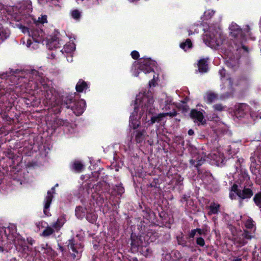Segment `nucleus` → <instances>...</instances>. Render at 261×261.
<instances>
[{
	"instance_id": "obj_1",
	"label": "nucleus",
	"mask_w": 261,
	"mask_h": 261,
	"mask_svg": "<svg viewBox=\"0 0 261 261\" xmlns=\"http://www.w3.org/2000/svg\"><path fill=\"white\" fill-rule=\"evenodd\" d=\"M151 64V62L149 59H144L141 60L139 62H135L133 67L134 75L138 76L139 71H142L145 73H150L153 71V70L150 66Z\"/></svg>"
},
{
	"instance_id": "obj_2",
	"label": "nucleus",
	"mask_w": 261,
	"mask_h": 261,
	"mask_svg": "<svg viewBox=\"0 0 261 261\" xmlns=\"http://www.w3.org/2000/svg\"><path fill=\"white\" fill-rule=\"evenodd\" d=\"M208 39L213 46H219L223 44L225 41V36L220 30H217L210 34Z\"/></svg>"
},
{
	"instance_id": "obj_3",
	"label": "nucleus",
	"mask_w": 261,
	"mask_h": 261,
	"mask_svg": "<svg viewBox=\"0 0 261 261\" xmlns=\"http://www.w3.org/2000/svg\"><path fill=\"white\" fill-rule=\"evenodd\" d=\"M190 116L194 119V122L197 123L198 125H204L206 123V120L204 118L202 113L200 111L192 110L191 111Z\"/></svg>"
},
{
	"instance_id": "obj_4",
	"label": "nucleus",
	"mask_w": 261,
	"mask_h": 261,
	"mask_svg": "<svg viewBox=\"0 0 261 261\" xmlns=\"http://www.w3.org/2000/svg\"><path fill=\"white\" fill-rule=\"evenodd\" d=\"M68 248H70L72 252V255L74 258L75 257L80 258L81 257V254L82 252V248L79 247L77 245H75L74 243V241L72 240H69L68 244Z\"/></svg>"
},
{
	"instance_id": "obj_5",
	"label": "nucleus",
	"mask_w": 261,
	"mask_h": 261,
	"mask_svg": "<svg viewBox=\"0 0 261 261\" xmlns=\"http://www.w3.org/2000/svg\"><path fill=\"white\" fill-rule=\"evenodd\" d=\"M251 239L252 236L250 233L247 231L244 230L242 234L236 239V241L240 245L244 246L247 243V240H251Z\"/></svg>"
},
{
	"instance_id": "obj_6",
	"label": "nucleus",
	"mask_w": 261,
	"mask_h": 261,
	"mask_svg": "<svg viewBox=\"0 0 261 261\" xmlns=\"http://www.w3.org/2000/svg\"><path fill=\"white\" fill-rule=\"evenodd\" d=\"M177 114L176 111H173L170 113H163L158 114L157 115L151 117L150 119V124H153L155 122H159L161 121L164 117L167 116H175Z\"/></svg>"
},
{
	"instance_id": "obj_7",
	"label": "nucleus",
	"mask_w": 261,
	"mask_h": 261,
	"mask_svg": "<svg viewBox=\"0 0 261 261\" xmlns=\"http://www.w3.org/2000/svg\"><path fill=\"white\" fill-rule=\"evenodd\" d=\"M203 99L207 103L210 104L218 99V94L212 91H208L204 95Z\"/></svg>"
},
{
	"instance_id": "obj_8",
	"label": "nucleus",
	"mask_w": 261,
	"mask_h": 261,
	"mask_svg": "<svg viewBox=\"0 0 261 261\" xmlns=\"http://www.w3.org/2000/svg\"><path fill=\"white\" fill-rule=\"evenodd\" d=\"M231 35L234 37H241L242 31L241 29L235 23H232L229 27Z\"/></svg>"
},
{
	"instance_id": "obj_9",
	"label": "nucleus",
	"mask_w": 261,
	"mask_h": 261,
	"mask_svg": "<svg viewBox=\"0 0 261 261\" xmlns=\"http://www.w3.org/2000/svg\"><path fill=\"white\" fill-rule=\"evenodd\" d=\"M53 198V192L48 191L47 195L45 198V204L44 206V213L46 216H49V213L47 211V209L49 207L50 203Z\"/></svg>"
},
{
	"instance_id": "obj_10",
	"label": "nucleus",
	"mask_w": 261,
	"mask_h": 261,
	"mask_svg": "<svg viewBox=\"0 0 261 261\" xmlns=\"http://www.w3.org/2000/svg\"><path fill=\"white\" fill-rule=\"evenodd\" d=\"M253 194L252 191L249 188H244L243 190H240L238 192V196L242 199L249 198Z\"/></svg>"
},
{
	"instance_id": "obj_11",
	"label": "nucleus",
	"mask_w": 261,
	"mask_h": 261,
	"mask_svg": "<svg viewBox=\"0 0 261 261\" xmlns=\"http://www.w3.org/2000/svg\"><path fill=\"white\" fill-rule=\"evenodd\" d=\"M143 100L144 102H147V103H145L144 107L143 110H146V112H148L149 113H152L154 110V108H153L152 105L153 103V100L152 99H148L146 97H144L143 98Z\"/></svg>"
},
{
	"instance_id": "obj_12",
	"label": "nucleus",
	"mask_w": 261,
	"mask_h": 261,
	"mask_svg": "<svg viewBox=\"0 0 261 261\" xmlns=\"http://www.w3.org/2000/svg\"><path fill=\"white\" fill-rule=\"evenodd\" d=\"M84 168V165L79 161H75L73 162L71 169L74 171L80 173L81 172Z\"/></svg>"
},
{
	"instance_id": "obj_13",
	"label": "nucleus",
	"mask_w": 261,
	"mask_h": 261,
	"mask_svg": "<svg viewBox=\"0 0 261 261\" xmlns=\"http://www.w3.org/2000/svg\"><path fill=\"white\" fill-rule=\"evenodd\" d=\"M220 205L219 204L213 202L211 204V205L208 206V208L210 211L208 213V214L210 215L213 214H218L219 212Z\"/></svg>"
},
{
	"instance_id": "obj_14",
	"label": "nucleus",
	"mask_w": 261,
	"mask_h": 261,
	"mask_svg": "<svg viewBox=\"0 0 261 261\" xmlns=\"http://www.w3.org/2000/svg\"><path fill=\"white\" fill-rule=\"evenodd\" d=\"M198 70L200 72H206L207 71L208 67L206 61L205 59H200L198 62Z\"/></svg>"
},
{
	"instance_id": "obj_15",
	"label": "nucleus",
	"mask_w": 261,
	"mask_h": 261,
	"mask_svg": "<svg viewBox=\"0 0 261 261\" xmlns=\"http://www.w3.org/2000/svg\"><path fill=\"white\" fill-rule=\"evenodd\" d=\"M87 213V210L85 207L78 206L75 209V215L79 219L83 218Z\"/></svg>"
},
{
	"instance_id": "obj_16",
	"label": "nucleus",
	"mask_w": 261,
	"mask_h": 261,
	"mask_svg": "<svg viewBox=\"0 0 261 261\" xmlns=\"http://www.w3.org/2000/svg\"><path fill=\"white\" fill-rule=\"evenodd\" d=\"M65 223V219L63 218H58L56 222H55L52 227L56 231H59Z\"/></svg>"
},
{
	"instance_id": "obj_17",
	"label": "nucleus",
	"mask_w": 261,
	"mask_h": 261,
	"mask_svg": "<svg viewBox=\"0 0 261 261\" xmlns=\"http://www.w3.org/2000/svg\"><path fill=\"white\" fill-rule=\"evenodd\" d=\"M145 130H137L135 132V140L137 143L142 142L144 139Z\"/></svg>"
},
{
	"instance_id": "obj_18",
	"label": "nucleus",
	"mask_w": 261,
	"mask_h": 261,
	"mask_svg": "<svg viewBox=\"0 0 261 261\" xmlns=\"http://www.w3.org/2000/svg\"><path fill=\"white\" fill-rule=\"evenodd\" d=\"M192 46V44L190 39H186L185 42H182L180 44V47L185 50L191 48Z\"/></svg>"
},
{
	"instance_id": "obj_19",
	"label": "nucleus",
	"mask_w": 261,
	"mask_h": 261,
	"mask_svg": "<svg viewBox=\"0 0 261 261\" xmlns=\"http://www.w3.org/2000/svg\"><path fill=\"white\" fill-rule=\"evenodd\" d=\"M76 106L77 107L80 106V107L79 110H77V115H81V114H82L83 113V112L84 111V109H85V108L86 106V102L84 100H81L77 102Z\"/></svg>"
},
{
	"instance_id": "obj_20",
	"label": "nucleus",
	"mask_w": 261,
	"mask_h": 261,
	"mask_svg": "<svg viewBox=\"0 0 261 261\" xmlns=\"http://www.w3.org/2000/svg\"><path fill=\"white\" fill-rule=\"evenodd\" d=\"M54 231L55 229L53 227L47 226L42 232V236L44 237H46L52 234Z\"/></svg>"
},
{
	"instance_id": "obj_21",
	"label": "nucleus",
	"mask_w": 261,
	"mask_h": 261,
	"mask_svg": "<svg viewBox=\"0 0 261 261\" xmlns=\"http://www.w3.org/2000/svg\"><path fill=\"white\" fill-rule=\"evenodd\" d=\"M139 125V123L136 119H134V115H131L130 116V122H129V126L132 127L133 129H136L138 127Z\"/></svg>"
},
{
	"instance_id": "obj_22",
	"label": "nucleus",
	"mask_w": 261,
	"mask_h": 261,
	"mask_svg": "<svg viewBox=\"0 0 261 261\" xmlns=\"http://www.w3.org/2000/svg\"><path fill=\"white\" fill-rule=\"evenodd\" d=\"M87 85L84 81H79L76 85V90L79 92H82L86 88Z\"/></svg>"
},
{
	"instance_id": "obj_23",
	"label": "nucleus",
	"mask_w": 261,
	"mask_h": 261,
	"mask_svg": "<svg viewBox=\"0 0 261 261\" xmlns=\"http://www.w3.org/2000/svg\"><path fill=\"white\" fill-rule=\"evenodd\" d=\"M75 49L74 45L72 43H70L68 44H66L64 46L63 49L61 50V51L63 53L65 51V53H71Z\"/></svg>"
},
{
	"instance_id": "obj_24",
	"label": "nucleus",
	"mask_w": 261,
	"mask_h": 261,
	"mask_svg": "<svg viewBox=\"0 0 261 261\" xmlns=\"http://www.w3.org/2000/svg\"><path fill=\"white\" fill-rule=\"evenodd\" d=\"M213 108L215 111L222 112L225 109L226 107L221 103H217L214 105Z\"/></svg>"
},
{
	"instance_id": "obj_25",
	"label": "nucleus",
	"mask_w": 261,
	"mask_h": 261,
	"mask_svg": "<svg viewBox=\"0 0 261 261\" xmlns=\"http://www.w3.org/2000/svg\"><path fill=\"white\" fill-rule=\"evenodd\" d=\"M245 227L248 229H251L253 227V221L251 219H248L245 223Z\"/></svg>"
},
{
	"instance_id": "obj_26",
	"label": "nucleus",
	"mask_w": 261,
	"mask_h": 261,
	"mask_svg": "<svg viewBox=\"0 0 261 261\" xmlns=\"http://www.w3.org/2000/svg\"><path fill=\"white\" fill-rule=\"evenodd\" d=\"M215 11L212 10H208L205 11L204 16L206 19H210L214 15Z\"/></svg>"
},
{
	"instance_id": "obj_27",
	"label": "nucleus",
	"mask_w": 261,
	"mask_h": 261,
	"mask_svg": "<svg viewBox=\"0 0 261 261\" xmlns=\"http://www.w3.org/2000/svg\"><path fill=\"white\" fill-rule=\"evenodd\" d=\"M86 218L87 220H88L89 222L91 223H93L96 220V216L93 214H88Z\"/></svg>"
},
{
	"instance_id": "obj_28",
	"label": "nucleus",
	"mask_w": 261,
	"mask_h": 261,
	"mask_svg": "<svg viewBox=\"0 0 261 261\" xmlns=\"http://www.w3.org/2000/svg\"><path fill=\"white\" fill-rule=\"evenodd\" d=\"M37 22L38 23H46L47 22V16L44 15H41L40 17H39L37 20Z\"/></svg>"
},
{
	"instance_id": "obj_29",
	"label": "nucleus",
	"mask_w": 261,
	"mask_h": 261,
	"mask_svg": "<svg viewBox=\"0 0 261 261\" xmlns=\"http://www.w3.org/2000/svg\"><path fill=\"white\" fill-rule=\"evenodd\" d=\"M72 17L74 19H78L80 17V13L77 10H73L71 13Z\"/></svg>"
},
{
	"instance_id": "obj_30",
	"label": "nucleus",
	"mask_w": 261,
	"mask_h": 261,
	"mask_svg": "<svg viewBox=\"0 0 261 261\" xmlns=\"http://www.w3.org/2000/svg\"><path fill=\"white\" fill-rule=\"evenodd\" d=\"M177 242L178 244L180 245H181L184 247L187 246V241H185L182 237L177 238Z\"/></svg>"
},
{
	"instance_id": "obj_31",
	"label": "nucleus",
	"mask_w": 261,
	"mask_h": 261,
	"mask_svg": "<svg viewBox=\"0 0 261 261\" xmlns=\"http://www.w3.org/2000/svg\"><path fill=\"white\" fill-rule=\"evenodd\" d=\"M196 243L197 245L200 246H204L205 245V242L202 238L199 237L196 239Z\"/></svg>"
},
{
	"instance_id": "obj_32",
	"label": "nucleus",
	"mask_w": 261,
	"mask_h": 261,
	"mask_svg": "<svg viewBox=\"0 0 261 261\" xmlns=\"http://www.w3.org/2000/svg\"><path fill=\"white\" fill-rule=\"evenodd\" d=\"M132 57L134 59H137L139 57V54L137 51H133L131 53Z\"/></svg>"
},
{
	"instance_id": "obj_33",
	"label": "nucleus",
	"mask_w": 261,
	"mask_h": 261,
	"mask_svg": "<svg viewBox=\"0 0 261 261\" xmlns=\"http://www.w3.org/2000/svg\"><path fill=\"white\" fill-rule=\"evenodd\" d=\"M219 74L221 76V80L223 81L224 79H223L225 75L226 70L224 69H222L219 71Z\"/></svg>"
},
{
	"instance_id": "obj_34",
	"label": "nucleus",
	"mask_w": 261,
	"mask_h": 261,
	"mask_svg": "<svg viewBox=\"0 0 261 261\" xmlns=\"http://www.w3.org/2000/svg\"><path fill=\"white\" fill-rule=\"evenodd\" d=\"M196 230L195 229H193L189 232V233L188 234V237H189V238H193L195 237V236L196 235Z\"/></svg>"
},
{
	"instance_id": "obj_35",
	"label": "nucleus",
	"mask_w": 261,
	"mask_h": 261,
	"mask_svg": "<svg viewBox=\"0 0 261 261\" xmlns=\"http://www.w3.org/2000/svg\"><path fill=\"white\" fill-rule=\"evenodd\" d=\"M240 189H238V186L236 184H234L231 187V191L235 192L237 195L238 192V191H240Z\"/></svg>"
},
{
	"instance_id": "obj_36",
	"label": "nucleus",
	"mask_w": 261,
	"mask_h": 261,
	"mask_svg": "<svg viewBox=\"0 0 261 261\" xmlns=\"http://www.w3.org/2000/svg\"><path fill=\"white\" fill-rule=\"evenodd\" d=\"M67 99L66 101H65V103L66 105V108H69L70 106L69 105L71 102L72 99L71 97H67Z\"/></svg>"
},
{
	"instance_id": "obj_37",
	"label": "nucleus",
	"mask_w": 261,
	"mask_h": 261,
	"mask_svg": "<svg viewBox=\"0 0 261 261\" xmlns=\"http://www.w3.org/2000/svg\"><path fill=\"white\" fill-rule=\"evenodd\" d=\"M155 85V84H154V75H153V79L149 81V86L150 87H151V86H154Z\"/></svg>"
},
{
	"instance_id": "obj_38",
	"label": "nucleus",
	"mask_w": 261,
	"mask_h": 261,
	"mask_svg": "<svg viewBox=\"0 0 261 261\" xmlns=\"http://www.w3.org/2000/svg\"><path fill=\"white\" fill-rule=\"evenodd\" d=\"M22 31L23 33H28L29 34H30L29 33V31L28 30V29L27 28H25V27H23L22 28Z\"/></svg>"
},
{
	"instance_id": "obj_39",
	"label": "nucleus",
	"mask_w": 261,
	"mask_h": 261,
	"mask_svg": "<svg viewBox=\"0 0 261 261\" xmlns=\"http://www.w3.org/2000/svg\"><path fill=\"white\" fill-rule=\"evenodd\" d=\"M226 81L228 82L229 85L230 86V87H231L232 85V80L230 78H229V79H226Z\"/></svg>"
},
{
	"instance_id": "obj_40",
	"label": "nucleus",
	"mask_w": 261,
	"mask_h": 261,
	"mask_svg": "<svg viewBox=\"0 0 261 261\" xmlns=\"http://www.w3.org/2000/svg\"><path fill=\"white\" fill-rule=\"evenodd\" d=\"M52 249L50 248H46V249H44V253H50L52 252Z\"/></svg>"
},
{
	"instance_id": "obj_41",
	"label": "nucleus",
	"mask_w": 261,
	"mask_h": 261,
	"mask_svg": "<svg viewBox=\"0 0 261 261\" xmlns=\"http://www.w3.org/2000/svg\"><path fill=\"white\" fill-rule=\"evenodd\" d=\"M194 131L192 129H190L188 130V134L190 136H192L194 134Z\"/></svg>"
},
{
	"instance_id": "obj_42",
	"label": "nucleus",
	"mask_w": 261,
	"mask_h": 261,
	"mask_svg": "<svg viewBox=\"0 0 261 261\" xmlns=\"http://www.w3.org/2000/svg\"><path fill=\"white\" fill-rule=\"evenodd\" d=\"M195 229L196 230V232H197L200 235L202 234V230L200 229L197 228Z\"/></svg>"
},
{
	"instance_id": "obj_43",
	"label": "nucleus",
	"mask_w": 261,
	"mask_h": 261,
	"mask_svg": "<svg viewBox=\"0 0 261 261\" xmlns=\"http://www.w3.org/2000/svg\"><path fill=\"white\" fill-rule=\"evenodd\" d=\"M242 259L241 258H237L234 259L233 261H241Z\"/></svg>"
},
{
	"instance_id": "obj_44",
	"label": "nucleus",
	"mask_w": 261,
	"mask_h": 261,
	"mask_svg": "<svg viewBox=\"0 0 261 261\" xmlns=\"http://www.w3.org/2000/svg\"><path fill=\"white\" fill-rule=\"evenodd\" d=\"M56 43H57V41H53V42H50V44H53V45H56Z\"/></svg>"
},
{
	"instance_id": "obj_45",
	"label": "nucleus",
	"mask_w": 261,
	"mask_h": 261,
	"mask_svg": "<svg viewBox=\"0 0 261 261\" xmlns=\"http://www.w3.org/2000/svg\"><path fill=\"white\" fill-rule=\"evenodd\" d=\"M3 251V248L2 247L0 246V252L1 251Z\"/></svg>"
},
{
	"instance_id": "obj_46",
	"label": "nucleus",
	"mask_w": 261,
	"mask_h": 261,
	"mask_svg": "<svg viewBox=\"0 0 261 261\" xmlns=\"http://www.w3.org/2000/svg\"><path fill=\"white\" fill-rule=\"evenodd\" d=\"M191 34H192V33L191 31H189V35H190Z\"/></svg>"
},
{
	"instance_id": "obj_47",
	"label": "nucleus",
	"mask_w": 261,
	"mask_h": 261,
	"mask_svg": "<svg viewBox=\"0 0 261 261\" xmlns=\"http://www.w3.org/2000/svg\"><path fill=\"white\" fill-rule=\"evenodd\" d=\"M168 109H169V107H168V108L165 107V109L166 110H168ZM163 109H164V108H163Z\"/></svg>"
},
{
	"instance_id": "obj_48",
	"label": "nucleus",
	"mask_w": 261,
	"mask_h": 261,
	"mask_svg": "<svg viewBox=\"0 0 261 261\" xmlns=\"http://www.w3.org/2000/svg\"><path fill=\"white\" fill-rule=\"evenodd\" d=\"M138 98H137V99H136V102H137V103L138 102Z\"/></svg>"
},
{
	"instance_id": "obj_49",
	"label": "nucleus",
	"mask_w": 261,
	"mask_h": 261,
	"mask_svg": "<svg viewBox=\"0 0 261 261\" xmlns=\"http://www.w3.org/2000/svg\"><path fill=\"white\" fill-rule=\"evenodd\" d=\"M54 189H55V188H53L51 189V190H52L53 191H54Z\"/></svg>"
},
{
	"instance_id": "obj_50",
	"label": "nucleus",
	"mask_w": 261,
	"mask_h": 261,
	"mask_svg": "<svg viewBox=\"0 0 261 261\" xmlns=\"http://www.w3.org/2000/svg\"><path fill=\"white\" fill-rule=\"evenodd\" d=\"M230 197L231 198H232V196H231V195H230Z\"/></svg>"
},
{
	"instance_id": "obj_51",
	"label": "nucleus",
	"mask_w": 261,
	"mask_h": 261,
	"mask_svg": "<svg viewBox=\"0 0 261 261\" xmlns=\"http://www.w3.org/2000/svg\"><path fill=\"white\" fill-rule=\"evenodd\" d=\"M260 118L261 119V116L260 117Z\"/></svg>"
}]
</instances>
